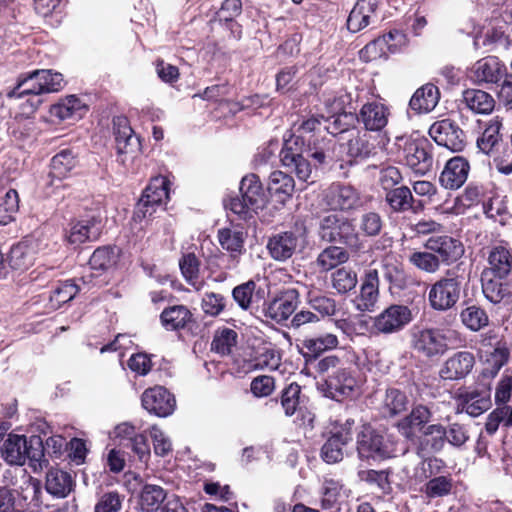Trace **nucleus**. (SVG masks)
I'll return each mask as SVG.
<instances>
[{"label":"nucleus","instance_id":"f257e3e1","mask_svg":"<svg viewBox=\"0 0 512 512\" xmlns=\"http://www.w3.org/2000/svg\"><path fill=\"white\" fill-rule=\"evenodd\" d=\"M2 457L10 465H29L34 471L42 470L47 465L44 458V444L39 436L26 438L22 435H9L1 448Z\"/></svg>","mask_w":512,"mask_h":512},{"label":"nucleus","instance_id":"f03ea898","mask_svg":"<svg viewBox=\"0 0 512 512\" xmlns=\"http://www.w3.org/2000/svg\"><path fill=\"white\" fill-rule=\"evenodd\" d=\"M319 236L330 243L356 246L358 237L353 224L338 213H328L319 223Z\"/></svg>","mask_w":512,"mask_h":512},{"label":"nucleus","instance_id":"7ed1b4c3","mask_svg":"<svg viewBox=\"0 0 512 512\" xmlns=\"http://www.w3.org/2000/svg\"><path fill=\"white\" fill-rule=\"evenodd\" d=\"M458 401L462 410L470 416L477 417L483 414L492 404L490 383L479 382L464 389L459 393Z\"/></svg>","mask_w":512,"mask_h":512},{"label":"nucleus","instance_id":"20e7f679","mask_svg":"<svg viewBox=\"0 0 512 512\" xmlns=\"http://www.w3.org/2000/svg\"><path fill=\"white\" fill-rule=\"evenodd\" d=\"M299 304V293L294 288L278 292L271 300L264 304L265 317L282 323L289 319Z\"/></svg>","mask_w":512,"mask_h":512},{"label":"nucleus","instance_id":"39448f33","mask_svg":"<svg viewBox=\"0 0 512 512\" xmlns=\"http://www.w3.org/2000/svg\"><path fill=\"white\" fill-rule=\"evenodd\" d=\"M460 297V282L456 278H441L430 288L428 300L431 307L438 311L452 308Z\"/></svg>","mask_w":512,"mask_h":512},{"label":"nucleus","instance_id":"423d86ee","mask_svg":"<svg viewBox=\"0 0 512 512\" xmlns=\"http://www.w3.org/2000/svg\"><path fill=\"white\" fill-rule=\"evenodd\" d=\"M429 135L439 145L453 152L462 151L465 147V134L450 119H443L431 125Z\"/></svg>","mask_w":512,"mask_h":512},{"label":"nucleus","instance_id":"0eeeda50","mask_svg":"<svg viewBox=\"0 0 512 512\" xmlns=\"http://www.w3.org/2000/svg\"><path fill=\"white\" fill-rule=\"evenodd\" d=\"M484 297L492 304L512 305V277L481 275Z\"/></svg>","mask_w":512,"mask_h":512},{"label":"nucleus","instance_id":"6e6552de","mask_svg":"<svg viewBox=\"0 0 512 512\" xmlns=\"http://www.w3.org/2000/svg\"><path fill=\"white\" fill-rule=\"evenodd\" d=\"M481 275L512 277V250L507 243L499 242L488 248L487 266Z\"/></svg>","mask_w":512,"mask_h":512},{"label":"nucleus","instance_id":"1a4fd4ad","mask_svg":"<svg viewBox=\"0 0 512 512\" xmlns=\"http://www.w3.org/2000/svg\"><path fill=\"white\" fill-rule=\"evenodd\" d=\"M474 365L475 357L472 352L458 351L444 361L439 376L448 381L462 380L471 373Z\"/></svg>","mask_w":512,"mask_h":512},{"label":"nucleus","instance_id":"9d476101","mask_svg":"<svg viewBox=\"0 0 512 512\" xmlns=\"http://www.w3.org/2000/svg\"><path fill=\"white\" fill-rule=\"evenodd\" d=\"M176 405L174 396L164 387L155 386L142 394V406L152 414L166 417L172 414Z\"/></svg>","mask_w":512,"mask_h":512},{"label":"nucleus","instance_id":"9b49d317","mask_svg":"<svg viewBox=\"0 0 512 512\" xmlns=\"http://www.w3.org/2000/svg\"><path fill=\"white\" fill-rule=\"evenodd\" d=\"M424 247L437 254L440 262L450 264L457 261L464 253V247L462 243L450 236L439 235L429 237Z\"/></svg>","mask_w":512,"mask_h":512},{"label":"nucleus","instance_id":"f8f14e48","mask_svg":"<svg viewBox=\"0 0 512 512\" xmlns=\"http://www.w3.org/2000/svg\"><path fill=\"white\" fill-rule=\"evenodd\" d=\"M325 395L333 400L342 401L344 398L351 397L357 381L351 372L345 368H339L334 371L325 380Z\"/></svg>","mask_w":512,"mask_h":512},{"label":"nucleus","instance_id":"ddd939ff","mask_svg":"<svg viewBox=\"0 0 512 512\" xmlns=\"http://www.w3.org/2000/svg\"><path fill=\"white\" fill-rule=\"evenodd\" d=\"M447 337L440 329H423L414 334V348L426 357L443 354L447 349Z\"/></svg>","mask_w":512,"mask_h":512},{"label":"nucleus","instance_id":"4468645a","mask_svg":"<svg viewBox=\"0 0 512 512\" xmlns=\"http://www.w3.org/2000/svg\"><path fill=\"white\" fill-rule=\"evenodd\" d=\"M357 450L360 458L383 460V437L371 425L365 424L358 434Z\"/></svg>","mask_w":512,"mask_h":512},{"label":"nucleus","instance_id":"2eb2a0df","mask_svg":"<svg viewBox=\"0 0 512 512\" xmlns=\"http://www.w3.org/2000/svg\"><path fill=\"white\" fill-rule=\"evenodd\" d=\"M432 416L433 414L427 406L416 405L408 415L397 423V428L406 439L413 440L416 438L417 432L421 434L423 429L429 425Z\"/></svg>","mask_w":512,"mask_h":512},{"label":"nucleus","instance_id":"dca6fc26","mask_svg":"<svg viewBox=\"0 0 512 512\" xmlns=\"http://www.w3.org/2000/svg\"><path fill=\"white\" fill-rule=\"evenodd\" d=\"M505 73V66L497 57L488 56L478 60L470 69L469 77L477 84L497 83Z\"/></svg>","mask_w":512,"mask_h":512},{"label":"nucleus","instance_id":"f3484780","mask_svg":"<svg viewBox=\"0 0 512 512\" xmlns=\"http://www.w3.org/2000/svg\"><path fill=\"white\" fill-rule=\"evenodd\" d=\"M469 171V162L462 156H455L447 161L439 181L444 188L456 190L466 182Z\"/></svg>","mask_w":512,"mask_h":512},{"label":"nucleus","instance_id":"a211bd4d","mask_svg":"<svg viewBox=\"0 0 512 512\" xmlns=\"http://www.w3.org/2000/svg\"><path fill=\"white\" fill-rule=\"evenodd\" d=\"M36 241L26 238L13 245L6 255L7 267L14 271H24L31 267L35 258Z\"/></svg>","mask_w":512,"mask_h":512},{"label":"nucleus","instance_id":"6ab92c4d","mask_svg":"<svg viewBox=\"0 0 512 512\" xmlns=\"http://www.w3.org/2000/svg\"><path fill=\"white\" fill-rule=\"evenodd\" d=\"M403 161L417 174L424 175L429 172L433 166V156L427 140H414Z\"/></svg>","mask_w":512,"mask_h":512},{"label":"nucleus","instance_id":"aec40b11","mask_svg":"<svg viewBox=\"0 0 512 512\" xmlns=\"http://www.w3.org/2000/svg\"><path fill=\"white\" fill-rule=\"evenodd\" d=\"M113 125L116 149L119 154L135 153L140 150V140L134 134L126 117L114 118Z\"/></svg>","mask_w":512,"mask_h":512},{"label":"nucleus","instance_id":"412c9836","mask_svg":"<svg viewBox=\"0 0 512 512\" xmlns=\"http://www.w3.org/2000/svg\"><path fill=\"white\" fill-rule=\"evenodd\" d=\"M445 426L442 424H429L418 436L417 453L425 456L438 453L445 446Z\"/></svg>","mask_w":512,"mask_h":512},{"label":"nucleus","instance_id":"4be33fe9","mask_svg":"<svg viewBox=\"0 0 512 512\" xmlns=\"http://www.w3.org/2000/svg\"><path fill=\"white\" fill-rule=\"evenodd\" d=\"M299 246V238L293 232H282L272 236L267 243L270 256L276 261H285L293 256Z\"/></svg>","mask_w":512,"mask_h":512},{"label":"nucleus","instance_id":"5701e85b","mask_svg":"<svg viewBox=\"0 0 512 512\" xmlns=\"http://www.w3.org/2000/svg\"><path fill=\"white\" fill-rule=\"evenodd\" d=\"M240 192L250 209L257 212L264 208L266 196L257 175L249 174L243 177L240 183Z\"/></svg>","mask_w":512,"mask_h":512},{"label":"nucleus","instance_id":"b1692460","mask_svg":"<svg viewBox=\"0 0 512 512\" xmlns=\"http://www.w3.org/2000/svg\"><path fill=\"white\" fill-rule=\"evenodd\" d=\"M100 234V222L93 218L70 223L66 239L70 244L80 245L86 241L97 240Z\"/></svg>","mask_w":512,"mask_h":512},{"label":"nucleus","instance_id":"393cba45","mask_svg":"<svg viewBox=\"0 0 512 512\" xmlns=\"http://www.w3.org/2000/svg\"><path fill=\"white\" fill-rule=\"evenodd\" d=\"M502 128V122L498 117L490 119L481 133L477 138L476 145L478 149L489 156H492L501 146L503 145L502 134L500 130Z\"/></svg>","mask_w":512,"mask_h":512},{"label":"nucleus","instance_id":"a878e982","mask_svg":"<svg viewBox=\"0 0 512 512\" xmlns=\"http://www.w3.org/2000/svg\"><path fill=\"white\" fill-rule=\"evenodd\" d=\"M280 160L284 167L294 172L300 181L308 182L312 176V166L303 155L296 153L291 147L285 146L280 152Z\"/></svg>","mask_w":512,"mask_h":512},{"label":"nucleus","instance_id":"bb28decb","mask_svg":"<svg viewBox=\"0 0 512 512\" xmlns=\"http://www.w3.org/2000/svg\"><path fill=\"white\" fill-rule=\"evenodd\" d=\"M439 98L438 88L433 84H425L415 91L409 105L417 113H428L436 107Z\"/></svg>","mask_w":512,"mask_h":512},{"label":"nucleus","instance_id":"cd10ccee","mask_svg":"<svg viewBox=\"0 0 512 512\" xmlns=\"http://www.w3.org/2000/svg\"><path fill=\"white\" fill-rule=\"evenodd\" d=\"M295 189L294 179L287 173L276 170L269 176L268 191L277 198V201L284 204L293 195Z\"/></svg>","mask_w":512,"mask_h":512},{"label":"nucleus","instance_id":"c85d7f7f","mask_svg":"<svg viewBox=\"0 0 512 512\" xmlns=\"http://www.w3.org/2000/svg\"><path fill=\"white\" fill-rule=\"evenodd\" d=\"M463 102L476 114L488 115L495 108V99L491 94L480 89H467L463 92Z\"/></svg>","mask_w":512,"mask_h":512},{"label":"nucleus","instance_id":"c756f323","mask_svg":"<svg viewBox=\"0 0 512 512\" xmlns=\"http://www.w3.org/2000/svg\"><path fill=\"white\" fill-rule=\"evenodd\" d=\"M338 338L335 334L327 332L315 337H307L301 341L302 355L306 360L309 358H317L320 354L327 350H332L338 346Z\"/></svg>","mask_w":512,"mask_h":512},{"label":"nucleus","instance_id":"7c9ffc66","mask_svg":"<svg viewBox=\"0 0 512 512\" xmlns=\"http://www.w3.org/2000/svg\"><path fill=\"white\" fill-rule=\"evenodd\" d=\"M45 488L49 494L65 498L72 491L73 479L68 472L52 468L47 472Z\"/></svg>","mask_w":512,"mask_h":512},{"label":"nucleus","instance_id":"2f4dec72","mask_svg":"<svg viewBox=\"0 0 512 512\" xmlns=\"http://www.w3.org/2000/svg\"><path fill=\"white\" fill-rule=\"evenodd\" d=\"M328 204L333 209L348 210L359 202V194L351 186L333 185L327 193Z\"/></svg>","mask_w":512,"mask_h":512},{"label":"nucleus","instance_id":"473e14b6","mask_svg":"<svg viewBox=\"0 0 512 512\" xmlns=\"http://www.w3.org/2000/svg\"><path fill=\"white\" fill-rule=\"evenodd\" d=\"M350 441L348 432H333L323 444L320 456L328 464L340 462L343 457V447Z\"/></svg>","mask_w":512,"mask_h":512},{"label":"nucleus","instance_id":"72a5a7b5","mask_svg":"<svg viewBox=\"0 0 512 512\" xmlns=\"http://www.w3.org/2000/svg\"><path fill=\"white\" fill-rule=\"evenodd\" d=\"M379 284L380 280L377 270H369L361 286L360 302L358 303L359 309L369 311L374 307L379 297Z\"/></svg>","mask_w":512,"mask_h":512},{"label":"nucleus","instance_id":"f704fd0d","mask_svg":"<svg viewBox=\"0 0 512 512\" xmlns=\"http://www.w3.org/2000/svg\"><path fill=\"white\" fill-rule=\"evenodd\" d=\"M412 320V311L408 306L391 304L386 308V334L401 331Z\"/></svg>","mask_w":512,"mask_h":512},{"label":"nucleus","instance_id":"c9c22d12","mask_svg":"<svg viewBox=\"0 0 512 512\" xmlns=\"http://www.w3.org/2000/svg\"><path fill=\"white\" fill-rule=\"evenodd\" d=\"M200 260L194 253H187L179 260V267L187 284L200 291L205 282L200 278Z\"/></svg>","mask_w":512,"mask_h":512},{"label":"nucleus","instance_id":"e433bc0d","mask_svg":"<svg viewBox=\"0 0 512 512\" xmlns=\"http://www.w3.org/2000/svg\"><path fill=\"white\" fill-rule=\"evenodd\" d=\"M336 142L332 138H315L308 140L307 155L319 165H326L333 160Z\"/></svg>","mask_w":512,"mask_h":512},{"label":"nucleus","instance_id":"4c0bfd02","mask_svg":"<svg viewBox=\"0 0 512 512\" xmlns=\"http://www.w3.org/2000/svg\"><path fill=\"white\" fill-rule=\"evenodd\" d=\"M82 110L85 106L74 95H71L61 102L54 104L50 108V115L61 121L68 119H78L82 117Z\"/></svg>","mask_w":512,"mask_h":512},{"label":"nucleus","instance_id":"58836bf2","mask_svg":"<svg viewBox=\"0 0 512 512\" xmlns=\"http://www.w3.org/2000/svg\"><path fill=\"white\" fill-rule=\"evenodd\" d=\"M38 77L35 71L18 78L17 84L7 93L8 98L22 100L26 96H39L42 94L38 86Z\"/></svg>","mask_w":512,"mask_h":512},{"label":"nucleus","instance_id":"ea45409f","mask_svg":"<svg viewBox=\"0 0 512 512\" xmlns=\"http://www.w3.org/2000/svg\"><path fill=\"white\" fill-rule=\"evenodd\" d=\"M190 318L191 312L183 305L168 307L160 315L162 325L171 331L184 328Z\"/></svg>","mask_w":512,"mask_h":512},{"label":"nucleus","instance_id":"a19ab883","mask_svg":"<svg viewBox=\"0 0 512 512\" xmlns=\"http://www.w3.org/2000/svg\"><path fill=\"white\" fill-rule=\"evenodd\" d=\"M76 158L70 149H64L57 153L51 160L50 177L61 180L74 169Z\"/></svg>","mask_w":512,"mask_h":512},{"label":"nucleus","instance_id":"79ce46f5","mask_svg":"<svg viewBox=\"0 0 512 512\" xmlns=\"http://www.w3.org/2000/svg\"><path fill=\"white\" fill-rule=\"evenodd\" d=\"M348 259L347 250L339 246H329L319 253L316 264L322 271L327 272L347 262Z\"/></svg>","mask_w":512,"mask_h":512},{"label":"nucleus","instance_id":"37998d69","mask_svg":"<svg viewBox=\"0 0 512 512\" xmlns=\"http://www.w3.org/2000/svg\"><path fill=\"white\" fill-rule=\"evenodd\" d=\"M166 498L167 493L161 486L145 484L140 492L139 503L142 510L152 512L156 511Z\"/></svg>","mask_w":512,"mask_h":512},{"label":"nucleus","instance_id":"c03bdc74","mask_svg":"<svg viewBox=\"0 0 512 512\" xmlns=\"http://www.w3.org/2000/svg\"><path fill=\"white\" fill-rule=\"evenodd\" d=\"M414 140L408 135L407 132L401 134H394L393 139L386 137V156L388 160L395 162H403L410 144Z\"/></svg>","mask_w":512,"mask_h":512},{"label":"nucleus","instance_id":"a18cd8bd","mask_svg":"<svg viewBox=\"0 0 512 512\" xmlns=\"http://www.w3.org/2000/svg\"><path fill=\"white\" fill-rule=\"evenodd\" d=\"M360 117L367 130L381 131L384 128V104H365L360 111Z\"/></svg>","mask_w":512,"mask_h":512},{"label":"nucleus","instance_id":"49530a36","mask_svg":"<svg viewBox=\"0 0 512 512\" xmlns=\"http://www.w3.org/2000/svg\"><path fill=\"white\" fill-rule=\"evenodd\" d=\"M260 290L256 291V283L249 280L242 283L232 290V297L237 305L244 311L251 310L255 299L259 296Z\"/></svg>","mask_w":512,"mask_h":512},{"label":"nucleus","instance_id":"de8ad7c7","mask_svg":"<svg viewBox=\"0 0 512 512\" xmlns=\"http://www.w3.org/2000/svg\"><path fill=\"white\" fill-rule=\"evenodd\" d=\"M386 203L395 212H405L412 208L413 196L411 190L401 185L386 192Z\"/></svg>","mask_w":512,"mask_h":512},{"label":"nucleus","instance_id":"09e8293b","mask_svg":"<svg viewBox=\"0 0 512 512\" xmlns=\"http://www.w3.org/2000/svg\"><path fill=\"white\" fill-rule=\"evenodd\" d=\"M462 323L471 331L477 332L489 324L486 311L476 305H470L460 313Z\"/></svg>","mask_w":512,"mask_h":512},{"label":"nucleus","instance_id":"8fccbe9b","mask_svg":"<svg viewBox=\"0 0 512 512\" xmlns=\"http://www.w3.org/2000/svg\"><path fill=\"white\" fill-rule=\"evenodd\" d=\"M19 210V195L15 189H9L0 197V225L5 226L15 220Z\"/></svg>","mask_w":512,"mask_h":512},{"label":"nucleus","instance_id":"3c124183","mask_svg":"<svg viewBox=\"0 0 512 512\" xmlns=\"http://www.w3.org/2000/svg\"><path fill=\"white\" fill-rule=\"evenodd\" d=\"M169 181L162 176L151 180L142 197L146 203L156 204L161 207L163 201L169 197Z\"/></svg>","mask_w":512,"mask_h":512},{"label":"nucleus","instance_id":"603ef678","mask_svg":"<svg viewBox=\"0 0 512 512\" xmlns=\"http://www.w3.org/2000/svg\"><path fill=\"white\" fill-rule=\"evenodd\" d=\"M509 349L505 343L498 342L494 350L488 355L486 359L487 367L484 369L483 374L495 376L499 370L507 363L509 359Z\"/></svg>","mask_w":512,"mask_h":512},{"label":"nucleus","instance_id":"864d4df0","mask_svg":"<svg viewBox=\"0 0 512 512\" xmlns=\"http://www.w3.org/2000/svg\"><path fill=\"white\" fill-rule=\"evenodd\" d=\"M218 240L223 249L236 254H241L244 247L243 232L229 228L219 229Z\"/></svg>","mask_w":512,"mask_h":512},{"label":"nucleus","instance_id":"5fc2aeb1","mask_svg":"<svg viewBox=\"0 0 512 512\" xmlns=\"http://www.w3.org/2000/svg\"><path fill=\"white\" fill-rule=\"evenodd\" d=\"M117 262V254L111 247L97 248L89 260L91 269L96 271H106L112 268Z\"/></svg>","mask_w":512,"mask_h":512},{"label":"nucleus","instance_id":"6e6d98bb","mask_svg":"<svg viewBox=\"0 0 512 512\" xmlns=\"http://www.w3.org/2000/svg\"><path fill=\"white\" fill-rule=\"evenodd\" d=\"M237 338V332L232 329L224 328L218 330L211 344L212 350L221 355H228L237 344Z\"/></svg>","mask_w":512,"mask_h":512},{"label":"nucleus","instance_id":"4d7b16f0","mask_svg":"<svg viewBox=\"0 0 512 512\" xmlns=\"http://www.w3.org/2000/svg\"><path fill=\"white\" fill-rule=\"evenodd\" d=\"M25 499L19 493L7 486H0V512H24Z\"/></svg>","mask_w":512,"mask_h":512},{"label":"nucleus","instance_id":"13d9d810","mask_svg":"<svg viewBox=\"0 0 512 512\" xmlns=\"http://www.w3.org/2000/svg\"><path fill=\"white\" fill-rule=\"evenodd\" d=\"M79 287L73 281L68 280L59 284L50 295V303L54 309H58L62 304L71 301L78 293Z\"/></svg>","mask_w":512,"mask_h":512},{"label":"nucleus","instance_id":"bf43d9fd","mask_svg":"<svg viewBox=\"0 0 512 512\" xmlns=\"http://www.w3.org/2000/svg\"><path fill=\"white\" fill-rule=\"evenodd\" d=\"M357 285V275L352 269L340 268L332 274V286L338 293L345 294Z\"/></svg>","mask_w":512,"mask_h":512},{"label":"nucleus","instance_id":"052dcab7","mask_svg":"<svg viewBox=\"0 0 512 512\" xmlns=\"http://www.w3.org/2000/svg\"><path fill=\"white\" fill-rule=\"evenodd\" d=\"M409 261L416 268L426 273H435L440 267L439 258L431 251H415L410 254Z\"/></svg>","mask_w":512,"mask_h":512},{"label":"nucleus","instance_id":"680f3d73","mask_svg":"<svg viewBox=\"0 0 512 512\" xmlns=\"http://www.w3.org/2000/svg\"><path fill=\"white\" fill-rule=\"evenodd\" d=\"M38 77L39 89L42 94L53 93L62 89L63 77L60 73H53L51 70H35Z\"/></svg>","mask_w":512,"mask_h":512},{"label":"nucleus","instance_id":"e2e57ef3","mask_svg":"<svg viewBox=\"0 0 512 512\" xmlns=\"http://www.w3.org/2000/svg\"><path fill=\"white\" fill-rule=\"evenodd\" d=\"M493 164L503 175L512 174V137L510 143L503 144L493 155Z\"/></svg>","mask_w":512,"mask_h":512},{"label":"nucleus","instance_id":"0e129e2a","mask_svg":"<svg viewBox=\"0 0 512 512\" xmlns=\"http://www.w3.org/2000/svg\"><path fill=\"white\" fill-rule=\"evenodd\" d=\"M301 387L293 382L289 384L281 394V405L285 411L286 416H292L299 406Z\"/></svg>","mask_w":512,"mask_h":512},{"label":"nucleus","instance_id":"69168bd1","mask_svg":"<svg viewBox=\"0 0 512 512\" xmlns=\"http://www.w3.org/2000/svg\"><path fill=\"white\" fill-rule=\"evenodd\" d=\"M321 506L323 509H331L337 503L342 485L332 478H325L323 482Z\"/></svg>","mask_w":512,"mask_h":512},{"label":"nucleus","instance_id":"338daca9","mask_svg":"<svg viewBox=\"0 0 512 512\" xmlns=\"http://www.w3.org/2000/svg\"><path fill=\"white\" fill-rule=\"evenodd\" d=\"M451 488V478L438 476L427 482L424 492L430 498L443 497L450 493Z\"/></svg>","mask_w":512,"mask_h":512},{"label":"nucleus","instance_id":"774afa93","mask_svg":"<svg viewBox=\"0 0 512 512\" xmlns=\"http://www.w3.org/2000/svg\"><path fill=\"white\" fill-rule=\"evenodd\" d=\"M124 496L116 491L104 493L95 505L94 512H119Z\"/></svg>","mask_w":512,"mask_h":512}]
</instances>
